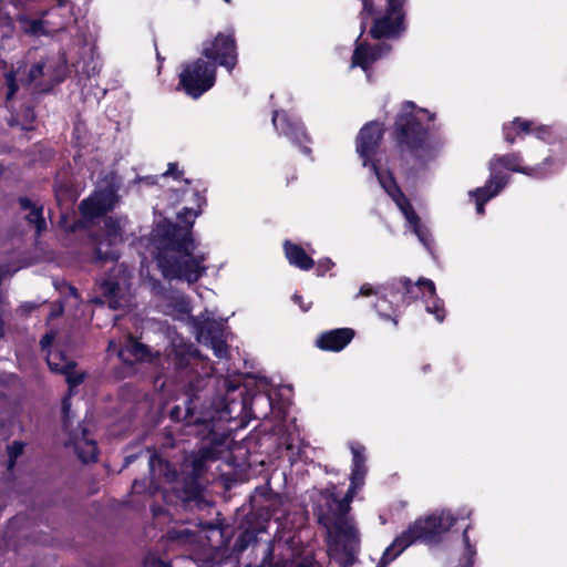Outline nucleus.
Returning <instances> with one entry per match:
<instances>
[{"mask_svg": "<svg viewBox=\"0 0 567 567\" xmlns=\"http://www.w3.org/2000/svg\"><path fill=\"white\" fill-rule=\"evenodd\" d=\"M284 247L286 257L291 265L302 270H309L313 266L312 258H310L301 247L289 241H286Z\"/></svg>", "mask_w": 567, "mask_h": 567, "instance_id": "4be33fe9", "label": "nucleus"}, {"mask_svg": "<svg viewBox=\"0 0 567 567\" xmlns=\"http://www.w3.org/2000/svg\"><path fill=\"white\" fill-rule=\"evenodd\" d=\"M54 337H55L54 332H48L47 334H44L42 337L41 347L43 350L49 348L52 344Z\"/></svg>", "mask_w": 567, "mask_h": 567, "instance_id": "58836bf2", "label": "nucleus"}, {"mask_svg": "<svg viewBox=\"0 0 567 567\" xmlns=\"http://www.w3.org/2000/svg\"><path fill=\"white\" fill-rule=\"evenodd\" d=\"M322 265H324V267H326L327 269H329L333 264L331 262V260H330V259H324V260L322 261Z\"/></svg>", "mask_w": 567, "mask_h": 567, "instance_id": "8fccbe9b", "label": "nucleus"}, {"mask_svg": "<svg viewBox=\"0 0 567 567\" xmlns=\"http://www.w3.org/2000/svg\"><path fill=\"white\" fill-rule=\"evenodd\" d=\"M43 68H44V63L43 62L34 63L30 68L27 79H23L22 76H20L19 81L20 82L31 83V82L38 80L41 75H43Z\"/></svg>", "mask_w": 567, "mask_h": 567, "instance_id": "2f4dec72", "label": "nucleus"}, {"mask_svg": "<svg viewBox=\"0 0 567 567\" xmlns=\"http://www.w3.org/2000/svg\"><path fill=\"white\" fill-rule=\"evenodd\" d=\"M455 520L456 518L446 511L420 518L393 540L394 546L399 547V551H403L415 540H432L435 536L447 532Z\"/></svg>", "mask_w": 567, "mask_h": 567, "instance_id": "39448f33", "label": "nucleus"}, {"mask_svg": "<svg viewBox=\"0 0 567 567\" xmlns=\"http://www.w3.org/2000/svg\"><path fill=\"white\" fill-rule=\"evenodd\" d=\"M213 457L214 456L210 450L203 449L196 454L187 456L185 458L184 466L186 470L190 468V472L188 473L190 476L196 477L204 472L206 462Z\"/></svg>", "mask_w": 567, "mask_h": 567, "instance_id": "393cba45", "label": "nucleus"}, {"mask_svg": "<svg viewBox=\"0 0 567 567\" xmlns=\"http://www.w3.org/2000/svg\"><path fill=\"white\" fill-rule=\"evenodd\" d=\"M47 361L52 371L65 374L66 382L70 388V394H72L73 388L83 381L84 374L82 372L74 371L73 369L75 363L61 352H49Z\"/></svg>", "mask_w": 567, "mask_h": 567, "instance_id": "4468645a", "label": "nucleus"}, {"mask_svg": "<svg viewBox=\"0 0 567 567\" xmlns=\"http://www.w3.org/2000/svg\"><path fill=\"white\" fill-rule=\"evenodd\" d=\"M175 169H176V165H175V164H169V168H168V171L164 174V176L174 174Z\"/></svg>", "mask_w": 567, "mask_h": 567, "instance_id": "c03bdc74", "label": "nucleus"}, {"mask_svg": "<svg viewBox=\"0 0 567 567\" xmlns=\"http://www.w3.org/2000/svg\"><path fill=\"white\" fill-rule=\"evenodd\" d=\"M293 301L300 306L302 311H307L310 308V303L305 305L302 298L298 295L293 296Z\"/></svg>", "mask_w": 567, "mask_h": 567, "instance_id": "a19ab883", "label": "nucleus"}, {"mask_svg": "<svg viewBox=\"0 0 567 567\" xmlns=\"http://www.w3.org/2000/svg\"><path fill=\"white\" fill-rule=\"evenodd\" d=\"M71 291L76 297L74 288H71Z\"/></svg>", "mask_w": 567, "mask_h": 567, "instance_id": "603ef678", "label": "nucleus"}, {"mask_svg": "<svg viewBox=\"0 0 567 567\" xmlns=\"http://www.w3.org/2000/svg\"><path fill=\"white\" fill-rule=\"evenodd\" d=\"M499 166L529 176H542L544 174L540 167H520L519 158L515 154H508L493 159L491 162V177L486 186L471 192V195H474L476 198V212L480 215L484 214V204L496 196L507 184L506 176L497 172Z\"/></svg>", "mask_w": 567, "mask_h": 567, "instance_id": "20e7f679", "label": "nucleus"}, {"mask_svg": "<svg viewBox=\"0 0 567 567\" xmlns=\"http://www.w3.org/2000/svg\"><path fill=\"white\" fill-rule=\"evenodd\" d=\"M171 306L173 308L171 313L186 315L190 311L188 300L182 295L174 297V303Z\"/></svg>", "mask_w": 567, "mask_h": 567, "instance_id": "7c9ffc66", "label": "nucleus"}, {"mask_svg": "<svg viewBox=\"0 0 567 567\" xmlns=\"http://www.w3.org/2000/svg\"><path fill=\"white\" fill-rule=\"evenodd\" d=\"M198 216V212L195 210L193 207L188 208L185 207L183 212L178 213V218L185 223L188 227H190L195 220V218Z\"/></svg>", "mask_w": 567, "mask_h": 567, "instance_id": "473e14b6", "label": "nucleus"}, {"mask_svg": "<svg viewBox=\"0 0 567 567\" xmlns=\"http://www.w3.org/2000/svg\"><path fill=\"white\" fill-rule=\"evenodd\" d=\"M351 452L353 457L350 487L342 499H333L332 515L319 517L320 523L327 528L329 555L342 565L351 564L358 550V534L348 513L350 503L364 484L367 474L364 447L353 444Z\"/></svg>", "mask_w": 567, "mask_h": 567, "instance_id": "f257e3e1", "label": "nucleus"}, {"mask_svg": "<svg viewBox=\"0 0 567 567\" xmlns=\"http://www.w3.org/2000/svg\"><path fill=\"white\" fill-rule=\"evenodd\" d=\"M514 132L519 134L524 133H535L536 136L540 140H546L547 136L550 135V128L547 126H537L534 127V123L529 121H524L520 118H515L511 124L504 126V135L505 140L509 143L515 141Z\"/></svg>", "mask_w": 567, "mask_h": 567, "instance_id": "6ab92c4d", "label": "nucleus"}, {"mask_svg": "<svg viewBox=\"0 0 567 567\" xmlns=\"http://www.w3.org/2000/svg\"><path fill=\"white\" fill-rule=\"evenodd\" d=\"M198 342L213 349L218 358L226 355V341L224 336V322L213 319L198 320L196 322Z\"/></svg>", "mask_w": 567, "mask_h": 567, "instance_id": "f8f14e48", "label": "nucleus"}, {"mask_svg": "<svg viewBox=\"0 0 567 567\" xmlns=\"http://www.w3.org/2000/svg\"><path fill=\"white\" fill-rule=\"evenodd\" d=\"M380 291L378 288L373 287L371 284H363L360 287L359 292L354 296V299L359 297H371L379 296Z\"/></svg>", "mask_w": 567, "mask_h": 567, "instance_id": "72a5a7b5", "label": "nucleus"}, {"mask_svg": "<svg viewBox=\"0 0 567 567\" xmlns=\"http://www.w3.org/2000/svg\"><path fill=\"white\" fill-rule=\"evenodd\" d=\"M62 312V308L59 307L58 309L53 310L50 315L51 318L58 317Z\"/></svg>", "mask_w": 567, "mask_h": 567, "instance_id": "a18cd8bd", "label": "nucleus"}, {"mask_svg": "<svg viewBox=\"0 0 567 567\" xmlns=\"http://www.w3.org/2000/svg\"><path fill=\"white\" fill-rule=\"evenodd\" d=\"M23 452V444L20 443V442H13L9 447H8V453H9V457H10V467L13 465L14 463V460L21 455Z\"/></svg>", "mask_w": 567, "mask_h": 567, "instance_id": "f704fd0d", "label": "nucleus"}, {"mask_svg": "<svg viewBox=\"0 0 567 567\" xmlns=\"http://www.w3.org/2000/svg\"><path fill=\"white\" fill-rule=\"evenodd\" d=\"M186 193H190L193 197H195L196 199V203H197V206L199 207L200 206V203L204 200L200 195H199V192L198 190H185V194Z\"/></svg>", "mask_w": 567, "mask_h": 567, "instance_id": "37998d69", "label": "nucleus"}, {"mask_svg": "<svg viewBox=\"0 0 567 567\" xmlns=\"http://www.w3.org/2000/svg\"><path fill=\"white\" fill-rule=\"evenodd\" d=\"M202 54L229 71L237 63L236 45L231 34L219 33L214 40L205 42Z\"/></svg>", "mask_w": 567, "mask_h": 567, "instance_id": "9b49d317", "label": "nucleus"}, {"mask_svg": "<svg viewBox=\"0 0 567 567\" xmlns=\"http://www.w3.org/2000/svg\"><path fill=\"white\" fill-rule=\"evenodd\" d=\"M116 203L115 190L112 187L99 189L81 203L80 209L84 218L92 220L112 209Z\"/></svg>", "mask_w": 567, "mask_h": 567, "instance_id": "ddd939ff", "label": "nucleus"}, {"mask_svg": "<svg viewBox=\"0 0 567 567\" xmlns=\"http://www.w3.org/2000/svg\"><path fill=\"white\" fill-rule=\"evenodd\" d=\"M361 1L363 4L361 27H362V29H364L365 28V17H369L373 13V4L370 0H361Z\"/></svg>", "mask_w": 567, "mask_h": 567, "instance_id": "e433bc0d", "label": "nucleus"}, {"mask_svg": "<svg viewBox=\"0 0 567 567\" xmlns=\"http://www.w3.org/2000/svg\"><path fill=\"white\" fill-rule=\"evenodd\" d=\"M389 51L390 47L384 43L379 44L375 48H370L365 43H358L352 55L351 66H360L367 71L371 63L383 56Z\"/></svg>", "mask_w": 567, "mask_h": 567, "instance_id": "a211bd4d", "label": "nucleus"}, {"mask_svg": "<svg viewBox=\"0 0 567 567\" xmlns=\"http://www.w3.org/2000/svg\"><path fill=\"white\" fill-rule=\"evenodd\" d=\"M19 203L25 212L24 218L35 228L37 234L40 235L45 229L42 208L33 205L28 198H21Z\"/></svg>", "mask_w": 567, "mask_h": 567, "instance_id": "5701e85b", "label": "nucleus"}, {"mask_svg": "<svg viewBox=\"0 0 567 567\" xmlns=\"http://www.w3.org/2000/svg\"><path fill=\"white\" fill-rule=\"evenodd\" d=\"M403 4L404 0H386L385 14L375 19L370 30L374 39L395 37L403 30Z\"/></svg>", "mask_w": 567, "mask_h": 567, "instance_id": "9d476101", "label": "nucleus"}, {"mask_svg": "<svg viewBox=\"0 0 567 567\" xmlns=\"http://www.w3.org/2000/svg\"><path fill=\"white\" fill-rule=\"evenodd\" d=\"M151 471L153 473L159 472L165 476L168 482L177 480V472L171 467V465L159 458H151L150 461Z\"/></svg>", "mask_w": 567, "mask_h": 567, "instance_id": "bb28decb", "label": "nucleus"}, {"mask_svg": "<svg viewBox=\"0 0 567 567\" xmlns=\"http://www.w3.org/2000/svg\"><path fill=\"white\" fill-rule=\"evenodd\" d=\"M305 153H309V148L305 147L303 148Z\"/></svg>", "mask_w": 567, "mask_h": 567, "instance_id": "864d4df0", "label": "nucleus"}, {"mask_svg": "<svg viewBox=\"0 0 567 567\" xmlns=\"http://www.w3.org/2000/svg\"><path fill=\"white\" fill-rule=\"evenodd\" d=\"M70 408H71L70 399L65 398L62 402V413L64 415V426L66 430H69V427H70V423H69Z\"/></svg>", "mask_w": 567, "mask_h": 567, "instance_id": "4c0bfd02", "label": "nucleus"}, {"mask_svg": "<svg viewBox=\"0 0 567 567\" xmlns=\"http://www.w3.org/2000/svg\"><path fill=\"white\" fill-rule=\"evenodd\" d=\"M156 248L155 258L166 278H178L188 284L196 282L206 271V257L197 251L188 229L169 223H159L152 234Z\"/></svg>", "mask_w": 567, "mask_h": 567, "instance_id": "f03ea898", "label": "nucleus"}, {"mask_svg": "<svg viewBox=\"0 0 567 567\" xmlns=\"http://www.w3.org/2000/svg\"><path fill=\"white\" fill-rule=\"evenodd\" d=\"M16 270H17V268L11 270L8 265H1L0 266V281L4 278L11 276Z\"/></svg>", "mask_w": 567, "mask_h": 567, "instance_id": "ea45409f", "label": "nucleus"}, {"mask_svg": "<svg viewBox=\"0 0 567 567\" xmlns=\"http://www.w3.org/2000/svg\"><path fill=\"white\" fill-rule=\"evenodd\" d=\"M19 22L21 23L22 30L31 35H40L50 32L44 27L47 22L42 20H30L24 14H20Z\"/></svg>", "mask_w": 567, "mask_h": 567, "instance_id": "a878e982", "label": "nucleus"}, {"mask_svg": "<svg viewBox=\"0 0 567 567\" xmlns=\"http://www.w3.org/2000/svg\"><path fill=\"white\" fill-rule=\"evenodd\" d=\"M401 284L406 288V290L409 291V287L411 285V281L406 278H403L401 279Z\"/></svg>", "mask_w": 567, "mask_h": 567, "instance_id": "49530a36", "label": "nucleus"}, {"mask_svg": "<svg viewBox=\"0 0 567 567\" xmlns=\"http://www.w3.org/2000/svg\"><path fill=\"white\" fill-rule=\"evenodd\" d=\"M272 123L277 131L296 138L298 142H300L301 138L307 137L302 126L297 122H290L285 114L275 112L272 115Z\"/></svg>", "mask_w": 567, "mask_h": 567, "instance_id": "412c9836", "label": "nucleus"}, {"mask_svg": "<svg viewBox=\"0 0 567 567\" xmlns=\"http://www.w3.org/2000/svg\"><path fill=\"white\" fill-rule=\"evenodd\" d=\"M259 401H264L266 403H269V398H266V396H258L255 399V403L259 402Z\"/></svg>", "mask_w": 567, "mask_h": 567, "instance_id": "09e8293b", "label": "nucleus"}, {"mask_svg": "<svg viewBox=\"0 0 567 567\" xmlns=\"http://www.w3.org/2000/svg\"><path fill=\"white\" fill-rule=\"evenodd\" d=\"M382 125L378 122H371L363 126L357 137V153L362 159L363 166L371 167L382 188L395 202L396 206L405 217L408 227L415 234L423 246L427 250H431L432 239L429 229L421 223L409 200L400 192L392 175L390 173L381 172L377 165L374 156L382 138Z\"/></svg>", "mask_w": 567, "mask_h": 567, "instance_id": "7ed1b4c3", "label": "nucleus"}, {"mask_svg": "<svg viewBox=\"0 0 567 567\" xmlns=\"http://www.w3.org/2000/svg\"><path fill=\"white\" fill-rule=\"evenodd\" d=\"M11 4L16 9L22 11H32V6L29 0H0V17H9L8 6Z\"/></svg>", "mask_w": 567, "mask_h": 567, "instance_id": "cd10ccee", "label": "nucleus"}, {"mask_svg": "<svg viewBox=\"0 0 567 567\" xmlns=\"http://www.w3.org/2000/svg\"><path fill=\"white\" fill-rule=\"evenodd\" d=\"M132 272L123 264L114 266L110 276L100 284V290L112 309L125 308L131 301Z\"/></svg>", "mask_w": 567, "mask_h": 567, "instance_id": "0eeeda50", "label": "nucleus"}, {"mask_svg": "<svg viewBox=\"0 0 567 567\" xmlns=\"http://www.w3.org/2000/svg\"><path fill=\"white\" fill-rule=\"evenodd\" d=\"M84 463L96 460L97 449L95 442L86 436V431L79 426L75 431H70L69 443Z\"/></svg>", "mask_w": 567, "mask_h": 567, "instance_id": "2eb2a0df", "label": "nucleus"}, {"mask_svg": "<svg viewBox=\"0 0 567 567\" xmlns=\"http://www.w3.org/2000/svg\"><path fill=\"white\" fill-rule=\"evenodd\" d=\"M353 336L352 329H334L322 333L317 340V346L326 351H340L350 343Z\"/></svg>", "mask_w": 567, "mask_h": 567, "instance_id": "f3484780", "label": "nucleus"}, {"mask_svg": "<svg viewBox=\"0 0 567 567\" xmlns=\"http://www.w3.org/2000/svg\"><path fill=\"white\" fill-rule=\"evenodd\" d=\"M92 302L100 303V305L104 303V301L102 299H100V298L92 299Z\"/></svg>", "mask_w": 567, "mask_h": 567, "instance_id": "3c124183", "label": "nucleus"}, {"mask_svg": "<svg viewBox=\"0 0 567 567\" xmlns=\"http://www.w3.org/2000/svg\"><path fill=\"white\" fill-rule=\"evenodd\" d=\"M6 63L3 61L0 60V65H4Z\"/></svg>", "mask_w": 567, "mask_h": 567, "instance_id": "6e6d98bb", "label": "nucleus"}, {"mask_svg": "<svg viewBox=\"0 0 567 567\" xmlns=\"http://www.w3.org/2000/svg\"><path fill=\"white\" fill-rule=\"evenodd\" d=\"M181 85L194 99L208 91L216 81V65L198 59L184 66L179 74Z\"/></svg>", "mask_w": 567, "mask_h": 567, "instance_id": "423d86ee", "label": "nucleus"}, {"mask_svg": "<svg viewBox=\"0 0 567 567\" xmlns=\"http://www.w3.org/2000/svg\"><path fill=\"white\" fill-rule=\"evenodd\" d=\"M463 540L465 544V556L467 559V565L465 567H470L473 563L472 559L475 555V549L468 543L467 529L464 530Z\"/></svg>", "mask_w": 567, "mask_h": 567, "instance_id": "c9c22d12", "label": "nucleus"}, {"mask_svg": "<svg viewBox=\"0 0 567 567\" xmlns=\"http://www.w3.org/2000/svg\"><path fill=\"white\" fill-rule=\"evenodd\" d=\"M127 223L126 218L110 217L104 221V231L95 237V256L99 260L117 259L118 254L115 247L123 240V229Z\"/></svg>", "mask_w": 567, "mask_h": 567, "instance_id": "1a4fd4ad", "label": "nucleus"}, {"mask_svg": "<svg viewBox=\"0 0 567 567\" xmlns=\"http://www.w3.org/2000/svg\"><path fill=\"white\" fill-rule=\"evenodd\" d=\"M21 309H25V311H30L32 309H34V305L33 303H25L21 307Z\"/></svg>", "mask_w": 567, "mask_h": 567, "instance_id": "de8ad7c7", "label": "nucleus"}, {"mask_svg": "<svg viewBox=\"0 0 567 567\" xmlns=\"http://www.w3.org/2000/svg\"><path fill=\"white\" fill-rule=\"evenodd\" d=\"M197 354V350L193 349L190 344L185 343L182 338H176L172 341V350L167 357L177 368H184L187 367L190 360L195 359Z\"/></svg>", "mask_w": 567, "mask_h": 567, "instance_id": "aec40b11", "label": "nucleus"}, {"mask_svg": "<svg viewBox=\"0 0 567 567\" xmlns=\"http://www.w3.org/2000/svg\"><path fill=\"white\" fill-rule=\"evenodd\" d=\"M402 551H399V547L392 543L383 553L380 563L377 567H386L392 560H394Z\"/></svg>", "mask_w": 567, "mask_h": 567, "instance_id": "c756f323", "label": "nucleus"}, {"mask_svg": "<svg viewBox=\"0 0 567 567\" xmlns=\"http://www.w3.org/2000/svg\"><path fill=\"white\" fill-rule=\"evenodd\" d=\"M432 118L429 111L416 109L413 103L406 102L395 122L398 131L401 132V142L415 147L416 142L423 141L426 132L423 122Z\"/></svg>", "mask_w": 567, "mask_h": 567, "instance_id": "6e6552de", "label": "nucleus"}, {"mask_svg": "<svg viewBox=\"0 0 567 567\" xmlns=\"http://www.w3.org/2000/svg\"><path fill=\"white\" fill-rule=\"evenodd\" d=\"M22 65H18L17 69L6 72L4 79L8 85V99H11L18 91L17 75L20 74Z\"/></svg>", "mask_w": 567, "mask_h": 567, "instance_id": "c85d7f7f", "label": "nucleus"}, {"mask_svg": "<svg viewBox=\"0 0 567 567\" xmlns=\"http://www.w3.org/2000/svg\"><path fill=\"white\" fill-rule=\"evenodd\" d=\"M293 301L300 306L302 311H307L310 308V303L305 305L302 298L298 295L293 296Z\"/></svg>", "mask_w": 567, "mask_h": 567, "instance_id": "79ce46f5", "label": "nucleus"}, {"mask_svg": "<svg viewBox=\"0 0 567 567\" xmlns=\"http://www.w3.org/2000/svg\"><path fill=\"white\" fill-rule=\"evenodd\" d=\"M225 2H229V0H224Z\"/></svg>", "mask_w": 567, "mask_h": 567, "instance_id": "4d7b16f0", "label": "nucleus"}, {"mask_svg": "<svg viewBox=\"0 0 567 567\" xmlns=\"http://www.w3.org/2000/svg\"><path fill=\"white\" fill-rule=\"evenodd\" d=\"M417 286L426 288L430 300H426V311L433 313L437 321H443L445 311L442 301L435 297L434 282L427 279H420Z\"/></svg>", "mask_w": 567, "mask_h": 567, "instance_id": "b1692460", "label": "nucleus"}, {"mask_svg": "<svg viewBox=\"0 0 567 567\" xmlns=\"http://www.w3.org/2000/svg\"><path fill=\"white\" fill-rule=\"evenodd\" d=\"M59 1V4H63V0H58Z\"/></svg>", "mask_w": 567, "mask_h": 567, "instance_id": "5fc2aeb1", "label": "nucleus"}, {"mask_svg": "<svg viewBox=\"0 0 567 567\" xmlns=\"http://www.w3.org/2000/svg\"><path fill=\"white\" fill-rule=\"evenodd\" d=\"M109 352H116L117 357L123 362H131L132 359L137 361H153V355L150 350L132 337L127 339V344L124 349L118 350L115 341L109 342Z\"/></svg>", "mask_w": 567, "mask_h": 567, "instance_id": "dca6fc26", "label": "nucleus"}]
</instances>
